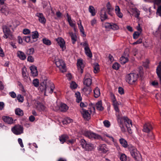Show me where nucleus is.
<instances>
[{"label": "nucleus", "mask_w": 161, "mask_h": 161, "mask_svg": "<svg viewBox=\"0 0 161 161\" xmlns=\"http://www.w3.org/2000/svg\"><path fill=\"white\" fill-rule=\"evenodd\" d=\"M42 41L44 44L47 45H50L51 44V41L46 38H43Z\"/></svg>", "instance_id": "obj_35"}, {"label": "nucleus", "mask_w": 161, "mask_h": 161, "mask_svg": "<svg viewBox=\"0 0 161 161\" xmlns=\"http://www.w3.org/2000/svg\"><path fill=\"white\" fill-rule=\"evenodd\" d=\"M23 33L24 34H28L30 33V31L29 29H24L23 30Z\"/></svg>", "instance_id": "obj_64"}, {"label": "nucleus", "mask_w": 161, "mask_h": 161, "mask_svg": "<svg viewBox=\"0 0 161 161\" xmlns=\"http://www.w3.org/2000/svg\"><path fill=\"white\" fill-rule=\"evenodd\" d=\"M85 53L86 55L90 58L92 57V53L89 47H84Z\"/></svg>", "instance_id": "obj_22"}, {"label": "nucleus", "mask_w": 161, "mask_h": 161, "mask_svg": "<svg viewBox=\"0 0 161 161\" xmlns=\"http://www.w3.org/2000/svg\"><path fill=\"white\" fill-rule=\"evenodd\" d=\"M36 16L38 17L39 21L41 23L44 24H45L46 20L43 14L40 13H37Z\"/></svg>", "instance_id": "obj_13"}, {"label": "nucleus", "mask_w": 161, "mask_h": 161, "mask_svg": "<svg viewBox=\"0 0 161 161\" xmlns=\"http://www.w3.org/2000/svg\"><path fill=\"white\" fill-rule=\"evenodd\" d=\"M17 98L19 102H22L23 101V97L21 95H18Z\"/></svg>", "instance_id": "obj_49"}, {"label": "nucleus", "mask_w": 161, "mask_h": 161, "mask_svg": "<svg viewBox=\"0 0 161 161\" xmlns=\"http://www.w3.org/2000/svg\"><path fill=\"white\" fill-rule=\"evenodd\" d=\"M55 64L59 68L61 72L63 73L66 71L65 64L63 60L61 59L56 60Z\"/></svg>", "instance_id": "obj_4"}, {"label": "nucleus", "mask_w": 161, "mask_h": 161, "mask_svg": "<svg viewBox=\"0 0 161 161\" xmlns=\"http://www.w3.org/2000/svg\"><path fill=\"white\" fill-rule=\"evenodd\" d=\"M79 23H78V25H79V29H80V32L83 34V36H85L86 35L85 34H84V31L83 27L81 25V21L80 20H79Z\"/></svg>", "instance_id": "obj_27"}, {"label": "nucleus", "mask_w": 161, "mask_h": 161, "mask_svg": "<svg viewBox=\"0 0 161 161\" xmlns=\"http://www.w3.org/2000/svg\"><path fill=\"white\" fill-rule=\"evenodd\" d=\"M12 131L14 134L19 135L23 133V128L20 125H17L12 128Z\"/></svg>", "instance_id": "obj_6"}, {"label": "nucleus", "mask_w": 161, "mask_h": 161, "mask_svg": "<svg viewBox=\"0 0 161 161\" xmlns=\"http://www.w3.org/2000/svg\"><path fill=\"white\" fill-rule=\"evenodd\" d=\"M41 91L44 92L46 93H52L54 88V84L49 80L45 78L41 83L39 87Z\"/></svg>", "instance_id": "obj_1"}, {"label": "nucleus", "mask_w": 161, "mask_h": 161, "mask_svg": "<svg viewBox=\"0 0 161 161\" xmlns=\"http://www.w3.org/2000/svg\"><path fill=\"white\" fill-rule=\"evenodd\" d=\"M84 84L86 86H89L92 83V80L90 75L87 73L84 78Z\"/></svg>", "instance_id": "obj_10"}, {"label": "nucleus", "mask_w": 161, "mask_h": 161, "mask_svg": "<svg viewBox=\"0 0 161 161\" xmlns=\"http://www.w3.org/2000/svg\"><path fill=\"white\" fill-rule=\"evenodd\" d=\"M75 95L76 98V102L77 103L80 102L82 100V97L80 96V92H77L75 93Z\"/></svg>", "instance_id": "obj_30"}, {"label": "nucleus", "mask_w": 161, "mask_h": 161, "mask_svg": "<svg viewBox=\"0 0 161 161\" xmlns=\"http://www.w3.org/2000/svg\"><path fill=\"white\" fill-rule=\"evenodd\" d=\"M77 66L79 71L82 73L83 72V69L85 66L82 60L79 59L77 60Z\"/></svg>", "instance_id": "obj_12"}, {"label": "nucleus", "mask_w": 161, "mask_h": 161, "mask_svg": "<svg viewBox=\"0 0 161 161\" xmlns=\"http://www.w3.org/2000/svg\"><path fill=\"white\" fill-rule=\"evenodd\" d=\"M0 10L2 13L7 15L9 13V10L8 8L6 6H3L2 8H0Z\"/></svg>", "instance_id": "obj_19"}, {"label": "nucleus", "mask_w": 161, "mask_h": 161, "mask_svg": "<svg viewBox=\"0 0 161 161\" xmlns=\"http://www.w3.org/2000/svg\"><path fill=\"white\" fill-rule=\"evenodd\" d=\"M105 28L106 29H110L111 27V25L109 23H106L104 25H103Z\"/></svg>", "instance_id": "obj_55"}, {"label": "nucleus", "mask_w": 161, "mask_h": 161, "mask_svg": "<svg viewBox=\"0 0 161 161\" xmlns=\"http://www.w3.org/2000/svg\"><path fill=\"white\" fill-rule=\"evenodd\" d=\"M103 123L104 125L106 127H109L110 125V122L107 120H106L104 121Z\"/></svg>", "instance_id": "obj_51"}, {"label": "nucleus", "mask_w": 161, "mask_h": 161, "mask_svg": "<svg viewBox=\"0 0 161 161\" xmlns=\"http://www.w3.org/2000/svg\"><path fill=\"white\" fill-rule=\"evenodd\" d=\"M37 108L40 110L44 111L45 110L46 107L43 104L40 103L38 105Z\"/></svg>", "instance_id": "obj_38"}, {"label": "nucleus", "mask_w": 161, "mask_h": 161, "mask_svg": "<svg viewBox=\"0 0 161 161\" xmlns=\"http://www.w3.org/2000/svg\"><path fill=\"white\" fill-rule=\"evenodd\" d=\"M18 142L19 144H20L21 147H24V145L23 144V143L22 142V140L21 138H19L18 139Z\"/></svg>", "instance_id": "obj_63"}, {"label": "nucleus", "mask_w": 161, "mask_h": 161, "mask_svg": "<svg viewBox=\"0 0 161 161\" xmlns=\"http://www.w3.org/2000/svg\"><path fill=\"white\" fill-rule=\"evenodd\" d=\"M119 93L121 95H122L124 94V90L123 88L121 87H119L118 89Z\"/></svg>", "instance_id": "obj_56"}, {"label": "nucleus", "mask_w": 161, "mask_h": 161, "mask_svg": "<svg viewBox=\"0 0 161 161\" xmlns=\"http://www.w3.org/2000/svg\"><path fill=\"white\" fill-rule=\"evenodd\" d=\"M88 11L92 16L95 15L96 14L95 10L93 6H90L88 8Z\"/></svg>", "instance_id": "obj_25"}, {"label": "nucleus", "mask_w": 161, "mask_h": 161, "mask_svg": "<svg viewBox=\"0 0 161 161\" xmlns=\"http://www.w3.org/2000/svg\"><path fill=\"white\" fill-rule=\"evenodd\" d=\"M17 54L18 57L21 60H24L26 58V56L24 53L21 51H18Z\"/></svg>", "instance_id": "obj_20"}, {"label": "nucleus", "mask_w": 161, "mask_h": 161, "mask_svg": "<svg viewBox=\"0 0 161 161\" xmlns=\"http://www.w3.org/2000/svg\"><path fill=\"white\" fill-rule=\"evenodd\" d=\"M119 142L122 146L126 148L128 146L127 142L123 138L119 139Z\"/></svg>", "instance_id": "obj_26"}, {"label": "nucleus", "mask_w": 161, "mask_h": 161, "mask_svg": "<svg viewBox=\"0 0 161 161\" xmlns=\"http://www.w3.org/2000/svg\"><path fill=\"white\" fill-rule=\"evenodd\" d=\"M106 7H107V9L108 10V13L109 14H110L112 16V15L111 12L113 10L114 8H112L111 7V4H110V2H108L107 3V4L106 5Z\"/></svg>", "instance_id": "obj_24"}, {"label": "nucleus", "mask_w": 161, "mask_h": 161, "mask_svg": "<svg viewBox=\"0 0 161 161\" xmlns=\"http://www.w3.org/2000/svg\"><path fill=\"white\" fill-rule=\"evenodd\" d=\"M83 91L84 92L87 91L88 93H89L91 91V90L90 87H88L87 88H85L83 89Z\"/></svg>", "instance_id": "obj_62"}, {"label": "nucleus", "mask_w": 161, "mask_h": 161, "mask_svg": "<svg viewBox=\"0 0 161 161\" xmlns=\"http://www.w3.org/2000/svg\"><path fill=\"white\" fill-rule=\"evenodd\" d=\"M72 121V120L71 119L67 117L63 120L62 122L64 124H67L71 123Z\"/></svg>", "instance_id": "obj_36"}, {"label": "nucleus", "mask_w": 161, "mask_h": 161, "mask_svg": "<svg viewBox=\"0 0 161 161\" xmlns=\"http://www.w3.org/2000/svg\"><path fill=\"white\" fill-rule=\"evenodd\" d=\"M80 45L84 47H89L88 44L86 41H85L84 42L81 43Z\"/></svg>", "instance_id": "obj_57"}, {"label": "nucleus", "mask_w": 161, "mask_h": 161, "mask_svg": "<svg viewBox=\"0 0 161 161\" xmlns=\"http://www.w3.org/2000/svg\"><path fill=\"white\" fill-rule=\"evenodd\" d=\"M58 45L64 51L66 49L65 43L64 40L61 37H59L56 39Z\"/></svg>", "instance_id": "obj_11"}, {"label": "nucleus", "mask_w": 161, "mask_h": 161, "mask_svg": "<svg viewBox=\"0 0 161 161\" xmlns=\"http://www.w3.org/2000/svg\"><path fill=\"white\" fill-rule=\"evenodd\" d=\"M23 40L27 42L32 43V41L31 40V38L30 36H25L23 37Z\"/></svg>", "instance_id": "obj_41"}, {"label": "nucleus", "mask_w": 161, "mask_h": 161, "mask_svg": "<svg viewBox=\"0 0 161 161\" xmlns=\"http://www.w3.org/2000/svg\"><path fill=\"white\" fill-rule=\"evenodd\" d=\"M124 119L125 125H127V124H129L132 123L131 121L126 117H124Z\"/></svg>", "instance_id": "obj_46"}, {"label": "nucleus", "mask_w": 161, "mask_h": 161, "mask_svg": "<svg viewBox=\"0 0 161 161\" xmlns=\"http://www.w3.org/2000/svg\"><path fill=\"white\" fill-rule=\"evenodd\" d=\"M107 19V16L106 13L105 12L104 14H103V16H101V21H103Z\"/></svg>", "instance_id": "obj_60"}, {"label": "nucleus", "mask_w": 161, "mask_h": 161, "mask_svg": "<svg viewBox=\"0 0 161 161\" xmlns=\"http://www.w3.org/2000/svg\"><path fill=\"white\" fill-rule=\"evenodd\" d=\"M99 65L97 63H96L94 67V73H96L99 71Z\"/></svg>", "instance_id": "obj_42"}, {"label": "nucleus", "mask_w": 161, "mask_h": 161, "mask_svg": "<svg viewBox=\"0 0 161 161\" xmlns=\"http://www.w3.org/2000/svg\"><path fill=\"white\" fill-rule=\"evenodd\" d=\"M119 67V65L117 63H115L112 65V68L115 69H118Z\"/></svg>", "instance_id": "obj_50"}, {"label": "nucleus", "mask_w": 161, "mask_h": 161, "mask_svg": "<svg viewBox=\"0 0 161 161\" xmlns=\"http://www.w3.org/2000/svg\"><path fill=\"white\" fill-rule=\"evenodd\" d=\"M117 119L118 122L120 123V124H122L124 120V117L123 118L119 114L118 115Z\"/></svg>", "instance_id": "obj_43"}, {"label": "nucleus", "mask_w": 161, "mask_h": 161, "mask_svg": "<svg viewBox=\"0 0 161 161\" xmlns=\"http://www.w3.org/2000/svg\"><path fill=\"white\" fill-rule=\"evenodd\" d=\"M95 108L99 111L101 110V101H98L95 104V107H93L92 108L94 110Z\"/></svg>", "instance_id": "obj_33"}, {"label": "nucleus", "mask_w": 161, "mask_h": 161, "mask_svg": "<svg viewBox=\"0 0 161 161\" xmlns=\"http://www.w3.org/2000/svg\"><path fill=\"white\" fill-rule=\"evenodd\" d=\"M140 32L135 31L134 32V33L133 34V37L134 39H137L138 38L139 36H140Z\"/></svg>", "instance_id": "obj_47"}, {"label": "nucleus", "mask_w": 161, "mask_h": 161, "mask_svg": "<svg viewBox=\"0 0 161 161\" xmlns=\"http://www.w3.org/2000/svg\"><path fill=\"white\" fill-rule=\"evenodd\" d=\"M125 125L129 133L130 134H132V123L129 124H127V125Z\"/></svg>", "instance_id": "obj_32"}, {"label": "nucleus", "mask_w": 161, "mask_h": 161, "mask_svg": "<svg viewBox=\"0 0 161 161\" xmlns=\"http://www.w3.org/2000/svg\"><path fill=\"white\" fill-rule=\"evenodd\" d=\"M115 11L117 15L120 18H122L123 16L122 14L120 12V9L119 7L116 6L115 7Z\"/></svg>", "instance_id": "obj_21"}, {"label": "nucleus", "mask_w": 161, "mask_h": 161, "mask_svg": "<svg viewBox=\"0 0 161 161\" xmlns=\"http://www.w3.org/2000/svg\"><path fill=\"white\" fill-rule=\"evenodd\" d=\"M128 148L131 156L137 161H141V156L137 149L131 145L128 146Z\"/></svg>", "instance_id": "obj_2"}, {"label": "nucleus", "mask_w": 161, "mask_h": 161, "mask_svg": "<svg viewBox=\"0 0 161 161\" xmlns=\"http://www.w3.org/2000/svg\"><path fill=\"white\" fill-rule=\"evenodd\" d=\"M3 119L4 121L8 124H12L13 123V119L11 117L4 116L3 117Z\"/></svg>", "instance_id": "obj_16"}, {"label": "nucleus", "mask_w": 161, "mask_h": 161, "mask_svg": "<svg viewBox=\"0 0 161 161\" xmlns=\"http://www.w3.org/2000/svg\"><path fill=\"white\" fill-rule=\"evenodd\" d=\"M34 51V48H31L27 50V53L28 54L31 55L33 54Z\"/></svg>", "instance_id": "obj_53"}, {"label": "nucleus", "mask_w": 161, "mask_h": 161, "mask_svg": "<svg viewBox=\"0 0 161 161\" xmlns=\"http://www.w3.org/2000/svg\"><path fill=\"white\" fill-rule=\"evenodd\" d=\"M9 95L13 98H14L16 97V93L14 92H9Z\"/></svg>", "instance_id": "obj_61"}, {"label": "nucleus", "mask_w": 161, "mask_h": 161, "mask_svg": "<svg viewBox=\"0 0 161 161\" xmlns=\"http://www.w3.org/2000/svg\"><path fill=\"white\" fill-rule=\"evenodd\" d=\"M94 97L96 98L98 97L100 94L99 89L98 88L96 87L94 91Z\"/></svg>", "instance_id": "obj_28"}, {"label": "nucleus", "mask_w": 161, "mask_h": 161, "mask_svg": "<svg viewBox=\"0 0 161 161\" xmlns=\"http://www.w3.org/2000/svg\"><path fill=\"white\" fill-rule=\"evenodd\" d=\"M30 69L33 76H36L37 75V71L36 67L34 66H31L30 67Z\"/></svg>", "instance_id": "obj_17"}, {"label": "nucleus", "mask_w": 161, "mask_h": 161, "mask_svg": "<svg viewBox=\"0 0 161 161\" xmlns=\"http://www.w3.org/2000/svg\"><path fill=\"white\" fill-rule=\"evenodd\" d=\"M157 13L159 16H161V5L157 9Z\"/></svg>", "instance_id": "obj_58"}, {"label": "nucleus", "mask_w": 161, "mask_h": 161, "mask_svg": "<svg viewBox=\"0 0 161 161\" xmlns=\"http://www.w3.org/2000/svg\"><path fill=\"white\" fill-rule=\"evenodd\" d=\"M80 142L82 147L84 148L87 144L86 141L83 139H82L80 141Z\"/></svg>", "instance_id": "obj_45"}, {"label": "nucleus", "mask_w": 161, "mask_h": 161, "mask_svg": "<svg viewBox=\"0 0 161 161\" xmlns=\"http://www.w3.org/2000/svg\"><path fill=\"white\" fill-rule=\"evenodd\" d=\"M153 129V127L150 124L148 123H146L144 125L143 130V131L148 133L149 132Z\"/></svg>", "instance_id": "obj_15"}, {"label": "nucleus", "mask_w": 161, "mask_h": 161, "mask_svg": "<svg viewBox=\"0 0 161 161\" xmlns=\"http://www.w3.org/2000/svg\"><path fill=\"white\" fill-rule=\"evenodd\" d=\"M32 33L33 34L32 35V36L33 39H36L38 37V33L37 31H35L33 32Z\"/></svg>", "instance_id": "obj_44"}, {"label": "nucleus", "mask_w": 161, "mask_h": 161, "mask_svg": "<svg viewBox=\"0 0 161 161\" xmlns=\"http://www.w3.org/2000/svg\"><path fill=\"white\" fill-rule=\"evenodd\" d=\"M110 96L113 102L114 108L115 111L116 112L119 113V108L118 106L119 104L116 101L115 96L113 93H110Z\"/></svg>", "instance_id": "obj_8"}, {"label": "nucleus", "mask_w": 161, "mask_h": 161, "mask_svg": "<svg viewBox=\"0 0 161 161\" xmlns=\"http://www.w3.org/2000/svg\"><path fill=\"white\" fill-rule=\"evenodd\" d=\"M138 76V74L134 73L130 74L126 76V81L130 84H132L137 80Z\"/></svg>", "instance_id": "obj_3"}, {"label": "nucleus", "mask_w": 161, "mask_h": 161, "mask_svg": "<svg viewBox=\"0 0 161 161\" xmlns=\"http://www.w3.org/2000/svg\"><path fill=\"white\" fill-rule=\"evenodd\" d=\"M119 27L117 25L113 24V25H111V29H112L114 30H117L119 29Z\"/></svg>", "instance_id": "obj_52"}, {"label": "nucleus", "mask_w": 161, "mask_h": 161, "mask_svg": "<svg viewBox=\"0 0 161 161\" xmlns=\"http://www.w3.org/2000/svg\"><path fill=\"white\" fill-rule=\"evenodd\" d=\"M68 108L69 107L66 104L62 103L61 104L59 107H58L56 108L55 107V108H53V109L55 110L59 109L61 112H66L68 109Z\"/></svg>", "instance_id": "obj_14"}, {"label": "nucleus", "mask_w": 161, "mask_h": 161, "mask_svg": "<svg viewBox=\"0 0 161 161\" xmlns=\"http://www.w3.org/2000/svg\"><path fill=\"white\" fill-rule=\"evenodd\" d=\"M26 69L25 67H24L22 69V74L23 76L25 79H26L28 77V74L26 73Z\"/></svg>", "instance_id": "obj_37"}, {"label": "nucleus", "mask_w": 161, "mask_h": 161, "mask_svg": "<svg viewBox=\"0 0 161 161\" xmlns=\"http://www.w3.org/2000/svg\"><path fill=\"white\" fill-rule=\"evenodd\" d=\"M80 112L85 119L89 120L90 119L91 114L92 113V111L91 110H87L82 108Z\"/></svg>", "instance_id": "obj_9"}, {"label": "nucleus", "mask_w": 161, "mask_h": 161, "mask_svg": "<svg viewBox=\"0 0 161 161\" xmlns=\"http://www.w3.org/2000/svg\"><path fill=\"white\" fill-rule=\"evenodd\" d=\"M15 113L16 115L19 116H22L24 114L23 110L19 108H17L15 110Z\"/></svg>", "instance_id": "obj_34"}, {"label": "nucleus", "mask_w": 161, "mask_h": 161, "mask_svg": "<svg viewBox=\"0 0 161 161\" xmlns=\"http://www.w3.org/2000/svg\"><path fill=\"white\" fill-rule=\"evenodd\" d=\"M120 159L122 161H126V156L125 154H122L120 156Z\"/></svg>", "instance_id": "obj_54"}, {"label": "nucleus", "mask_w": 161, "mask_h": 161, "mask_svg": "<svg viewBox=\"0 0 161 161\" xmlns=\"http://www.w3.org/2000/svg\"><path fill=\"white\" fill-rule=\"evenodd\" d=\"M27 60L31 62H33L34 61V59L32 56H30L27 58Z\"/></svg>", "instance_id": "obj_59"}, {"label": "nucleus", "mask_w": 161, "mask_h": 161, "mask_svg": "<svg viewBox=\"0 0 161 161\" xmlns=\"http://www.w3.org/2000/svg\"><path fill=\"white\" fill-rule=\"evenodd\" d=\"M77 86V84L74 82L73 81L70 84V87L72 89H75L76 88Z\"/></svg>", "instance_id": "obj_48"}, {"label": "nucleus", "mask_w": 161, "mask_h": 161, "mask_svg": "<svg viewBox=\"0 0 161 161\" xmlns=\"http://www.w3.org/2000/svg\"><path fill=\"white\" fill-rule=\"evenodd\" d=\"M93 146L92 144H86L84 149L86 150L91 151L93 149Z\"/></svg>", "instance_id": "obj_31"}, {"label": "nucleus", "mask_w": 161, "mask_h": 161, "mask_svg": "<svg viewBox=\"0 0 161 161\" xmlns=\"http://www.w3.org/2000/svg\"><path fill=\"white\" fill-rule=\"evenodd\" d=\"M69 34L71 37L72 43L74 44L76 41V36L75 34L73 33L72 32H69Z\"/></svg>", "instance_id": "obj_23"}, {"label": "nucleus", "mask_w": 161, "mask_h": 161, "mask_svg": "<svg viewBox=\"0 0 161 161\" xmlns=\"http://www.w3.org/2000/svg\"><path fill=\"white\" fill-rule=\"evenodd\" d=\"M32 83L35 87H37L39 85V80L37 79H35L33 80Z\"/></svg>", "instance_id": "obj_40"}, {"label": "nucleus", "mask_w": 161, "mask_h": 161, "mask_svg": "<svg viewBox=\"0 0 161 161\" xmlns=\"http://www.w3.org/2000/svg\"><path fill=\"white\" fill-rule=\"evenodd\" d=\"M3 32L4 33L3 37L6 39L8 38L10 39L13 38L10 29L8 26H5L3 28Z\"/></svg>", "instance_id": "obj_7"}, {"label": "nucleus", "mask_w": 161, "mask_h": 161, "mask_svg": "<svg viewBox=\"0 0 161 161\" xmlns=\"http://www.w3.org/2000/svg\"><path fill=\"white\" fill-rule=\"evenodd\" d=\"M69 138V136L66 135L64 134L59 137V140L62 143H64V142Z\"/></svg>", "instance_id": "obj_18"}, {"label": "nucleus", "mask_w": 161, "mask_h": 161, "mask_svg": "<svg viewBox=\"0 0 161 161\" xmlns=\"http://www.w3.org/2000/svg\"><path fill=\"white\" fill-rule=\"evenodd\" d=\"M101 150L103 153H105L109 151L108 148L105 145H103L101 146Z\"/></svg>", "instance_id": "obj_39"}, {"label": "nucleus", "mask_w": 161, "mask_h": 161, "mask_svg": "<svg viewBox=\"0 0 161 161\" xmlns=\"http://www.w3.org/2000/svg\"><path fill=\"white\" fill-rule=\"evenodd\" d=\"M128 59L127 58L122 56L120 59V62L122 64H124L128 62Z\"/></svg>", "instance_id": "obj_29"}, {"label": "nucleus", "mask_w": 161, "mask_h": 161, "mask_svg": "<svg viewBox=\"0 0 161 161\" xmlns=\"http://www.w3.org/2000/svg\"><path fill=\"white\" fill-rule=\"evenodd\" d=\"M84 134L86 137L92 139H98L100 138V135L91 131H85L84 132Z\"/></svg>", "instance_id": "obj_5"}]
</instances>
